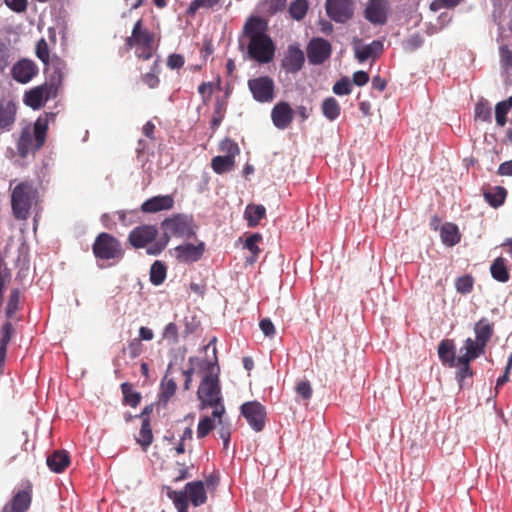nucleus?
<instances>
[{"instance_id": "50", "label": "nucleus", "mask_w": 512, "mask_h": 512, "mask_svg": "<svg viewBox=\"0 0 512 512\" xmlns=\"http://www.w3.org/2000/svg\"><path fill=\"white\" fill-rule=\"evenodd\" d=\"M214 428L213 420L209 416H204L198 423L197 437L199 439L206 437Z\"/></svg>"}, {"instance_id": "43", "label": "nucleus", "mask_w": 512, "mask_h": 512, "mask_svg": "<svg viewBox=\"0 0 512 512\" xmlns=\"http://www.w3.org/2000/svg\"><path fill=\"white\" fill-rule=\"evenodd\" d=\"M219 150L225 153L227 157L235 160V157L240 153L238 144L230 138H225L221 141Z\"/></svg>"}, {"instance_id": "24", "label": "nucleus", "mask_w": 512, "mask_h": 512, "mask_svg": "<svg viewBox=\"0 0 512 512\" xmlns=\"http://www.w3.org/2000/svg\"><path fill=\"white\" fill-rule=\"evenodd\" d=\"M384 50L383 43L374 40L370 44L355 47V57L359 62H364L369 58H378Z\"/></svg>"}, {"instance_id": "5", "label": "nucleus", "mask_w": 512, "mask_h": 512, "mask_svg": "<svg viewBox=\"0 0 512 512\" xmlns=\"http://www.w3.org/2000/svg\"><path fill=\"white\" fill-rule=\"evenodd\" d=\"M39 202V191L31 181L19 182L11 192V209L16 220H27Z\"/></svg>"}, {"instance_id": "28", "label": "nucleus", "mask_w": 512, "mask_h": 512, "mask_svg": "<svg viewBox=\"0 0 512 512\" xmlns=\"http://www.w3.org/2000/svg\"><path fill=\"white\" fill-rule=\"evenodd\" d=\"M490 273L496 281L501 283L508 282L510 279V273L506 259L503 257L496 258L490 266Z\"/></svg>"}, {"instance_id": "58", "label": "nucleus", "mask_w": 512, "mask_h": 512, "mask_svg": "<svg viewBox=\"0 0 512 512\" xmlns=\"http://www.w3.org/2000/svg\"><path fill=\"white\" fill-rule=\"evenodd\" d=\"M286 0H266V10L270 14H275L285 8Z\"/></svg>"}, {"instance_id": "57", "label": "nucleus", "mask_w": 512, "mask_h": 512, "mask_svg": "<svg viewBox=\"0 0 512 512\" xmlns=\"http://www.w3.org/2000/svg\"><path fill=\"white\" fill-rule=\"evenodd\" d=\"M14 332V327L10 321L5 322L1 328L0 343L9 344Z\"/></svg>"}, {"instance_id": "29", "label": "nucleus", "mask_w": 512, "mask_h": 512, "mask_svg": "<svg viewBox=\"0 0 512 512\" xmlns=\"http://www.w3.org/2000/svg\"><path fill=\"white\" fill-rule=\"evenodd\" d=\"M266 209L263 205L249 204L244 211V218L247 221L248 227H256L260 221L265 217Z\"/></svg>"}, {"instance_id": "59", "label": "nucleus", "mask_w": 512, "mask_h": 512, "mask_svg": "<svg viewBox=\"0 0 512 512\" xmlns=\"http://www.w3.org/2000/svg\"><path fill=\"white\" fill-rule=\"evenodd\" d=\"M185 59L180 54H171L167 59V66L171 69H180L184 66Z\"/></svg>"}, {"instance_id": "21", "label": "nucleus", "mask_w": 512, "mask_h": 512, "mask_svg": "<svg viewBox=\"0 0 512 512\" xmlns=\"http://www.w3.org/2000/svg\"><path fill=\"white\" fill-rule=\"evenodd\" d=\"M174 206V199L171 195H158L147 199L141 205L144 213H156L163 210H170Z\"/></svg>"}, {"instance_id": "7", "label": "nucleus", "mask_w": 512, "mask_h": 512, "mask_svg": "<svg viewBox=\"0 0 512 512\" xmlns=\"http://www.w3.org/2000/svg\"><path fill=\"white\" fill-rule=\"evenodd\" d=\"M167 496L173 501L178 512H188L189 502L194 507L202 506L207 502V493L202 481L189 482L184 490L180 491L169 489Z\"/></svg>"}, {"instance_id": "54", "label": "nucleus", "mask_w": 512, "mask_h": 512, "mask_svg": "<svg viewBox=\"0 0 512 512\" xmlns=\"http://www.w3.org/2000/svg\"><path fill=\"white\" fill-rule=\"evenodd\" d=\"M198 92L202 97V102L204 105H207L211 99L213 93V84L212 82H203L198 87Z\"/></svg>"}, {"instance_id": "12", "label": "nucleus", "mask_w": 512, "mask_h": 512, "mask_svg": "<svg viewBox=\"0 0 512 512\" xmlns=\"http://www.w3.org/2000/svg\"><path fill=\"white\" fill-rule=\"evenodd\" d=\"M18 103L11 97L0 98V132H10L16 123Z\"/></svg>"}, {"instance_id": "4", "label": "nucleus", "mask_w": 512, "mask_h": 512, "mask_svg": "<svg viewBox=\"0 0 512 512\" xmlns=\"http://www.w3.org/2000/svg\"><path fill=\"white\" fill-rule=\"evenodd\" d=\"M161 226L164 234L154 244L147 247L149 255H159L166 248L171 237L190 239L195 236L193 219L184 214H176L166 218Z\"/></svg>"}, {"instance_id": "34", "label": "nucleus", "mask_w": 512, "mask_h": 512, "mask_svg": "<svg viewBox=\"0 0 512 512\" xmlns=\"http://www.w3.org/2000/svg\"><path fill=\"white\" fill-rule=\"evenodd\" d=\"M322 113L323 115L329 120L334 121L336 120L341 112L340 105L338 101L333 97H328L324 99L322 102Z\"/></svg>"}, {"instance_id": "41", "label": "nucleus", "mask_w": 512, "mask_h": 512, "mask_svg": "<svg viewBox=\"0 0 512 512\" xmlns=\"http://www.w3.org/2000/svg\"><path fill=\"white\" fill-rule=\"evenodd\" d=\"M308 10L307 0H295L289 6V13L295 20H302Z\"/></svg>"}, {"instance_id": "33", "label": "nucleus", "mask_w": 512, "mask_h": 512, "mask_svg": "<svg viewBox=\"0 0 512 512\" xmlns=\"http://www.w3.org/2000/svg\"><path fill=\"white\" fill-rule=\"evenodd\" d=\"M177 390V384L174 379L168 378L166 374L160 384V395L159 400L163 404H167L169 400L174 396Z\"/></svg>"}, {"instance_id": "37", "label": "nucleus", "mask_w": 512, "mask_h": 512, "mask_svg": "<svg viewBox=\"0 0 512 512\" xmlns=\"http://www.w3.org/2000/svg\"><path fill=\"white\" fill-rule=\"evenodd\" d=\"M235 160L227 156H215L211 160V167L217 174H223L233 169Z\"/></svg>"}, {"instance_id": "31", "label": "nucleus", "mask_w": 512, "mask_h": 512, "mask_svg": "<svg viewBox=\"0 0 512 512\" xmlns=\"http://www.w3.org/2000/svg\"><path fill=\"white\" fill-rule=\"evenodd\" d=\"M441 240L447 246H454L460 241L458 227L453 223H445L441 228Z\"/></svg>"}, {"instance_id": "42", "label": "nucleus", "mask_w": 512, "mask_h": 512, "mask_svg": "<svg viewBox=\"0 0 512 512\" xmlns=\"http://www.w3.org/2000/svg\"><path fill=\"white\" fill-rule=\"evenodd\" d=\"M262 235L259 233L251 234L247 237L244 247L248 249L252 253V257L249 260L251 263L255 262L256 258L260 253V248L258 247V242L261 241Z\"/></svg>"}, {"instance_id": "22", "label": "nucleus", "mask_w": 512, "mask_h": 512, "mask_svg": "<svg viewBox=\"0 0 512 512\" xmlns=\"http://www.w3.org/2000/svg\"><path fill=\"white\" fill-rule=\"evenodd\" d=\"M485 345L471 338L466 339L464 347L460 349L462 353L457 357V364L470 363L471 360L478 358L484 352Z\"/></svg>"}, {"instance_id": "60", "label": "nucleus", "mask_w": 512, "mask_h": 512, "mask_svg": "<svg viewBox=\"0 0 512 512\" xmlns=\"http://www.w3.org/2000/svg\"><path fill=\"white\" fill-rule=\"evenodd\" d=\"M501 62L506 69H512V51L506 47H500Z\"/></svg>"}, {"instance_id": "30", "label": "nucleus", "mask_w": 512, "mask_h": 512, "mask_svg": "<svg viewBox=\"0 0 512 512\" xmlns=\"http://www.w3.org/2000/svg\"><path fill=\"white\" fill-rule=\"evenodd\" d=\"M483 196L490 206L498 208L505 202L507 191L502 186H495L491 189L484 190Z\"/></svg>"}, {"instance_id": "35", "label": "nucleus", "mask_w": 512, "mask_h": 512, "mask_svg": "<svg viewBox=\"0 0 512 512\" xmlns=\"http://www.w3.org/2000/svg\"><path fill=\"white\" fill-rule=\"evenodd\" d=\"M123 394V402L131 407H136L141 401V394L133 389V385L129 382L121 384Z\"/></svg>"}, {"instance_id": "51", "label": "nucleus", "mask_w": 512, "mask_h": 512, "mask_svg": "<svg viewBox=\"0 0 512 512\" xmlns=\"http://www.w3.org/2000/svg\"><path fill=\"white\" fill-rule=\"evenodd\" d=\"M11 281V271L5 260H0V294L3 295L7 284Z\"/></svg>"}, {"instance_id": "45", "label": "nucleus", "mask_w": 512, "mask_h": 512, "mask_svg": "<svg viewBox=\"0 0 512 512\" xmlns=\"http://www.w3.org/2000/svg\"><path fill=\"white\" fill-rule=\"evenodd\" d=\"M214 418L217 419L218 425L220 426L218 429V434L219 437L223 440L224 449H227L231 438V425L230 423L223 421V416Z\"/></svg>"}, {"instance_id": "25", "label": "nucleus", "mask_w": 512, "mask_h": 512, "mask_svg": "<svg viewBox=\"0 0 512 512\" xmlns=\"http://www.w3.org/2000/svg\"><path fill=\"white\" fill-rule=\"evenodd\" d=\"M46 463L51 471L61 473L70 465V456L65 450H56L47 456Z\"/></svg>"}, {"instance_id": "9", "label": "nucleus", "mask_w": 512, "mask_h": 512, "mask_svg": "<svg viewBox=\"0 0 512 512\" xmlns=\"http://www.w3.org/2000/svg\"><path fill=\"white\" fill-rule=\"evenodd\" d=\"M59 89L53 83L46 81L25 91L23 103L33 110L43 108L46 103L58 95Z\"/></svg>"}, {"instance_id": "47", "label": "nucleus", "mask_w": 512, "mask_h": 512, "mask_svg": "<svg viewBox=\"0 0 512 512\" xmlns=\"http://www.w3.org/2000/svg\"><path fill=\"white\" fill-rule=\"evenodd\" d=\"M162 337L164 340L168 341L169 344H177L179 341V332L177 325L173 322L168 323L163 329Z\"/></svg>"}, {"instance_id": "26", "label": "nucleus", "mask_w": 512, "mask_h": 512, "mask_svg": "<svg viewBox=\"0 0 512 512\" xmlns=\"http://www.w3.org/2000/svg\"><path fill=\"white\" fill-rule=\"evenodd\" d=\"M49 64L53 70L49 77V82L53 83L55 87L58 89L61 87L62 82L64 80V77L67 72V65L66 62L61 59L59 56L54 55L50 61Z\"/></svg>"}, {"instance_id": "32", "label": "nucleus", "mask_w": 512, "mask_h": 512, "mask_svg": "<svg viewBox=\"0 0 512 512\" xmlns=\"http://www.w3.org/2000/svg\"><path fill=\"white\" fill-rule=\"evenodd\" d=\"M474 331L476 340L486 346L493 335V326L486 318H482L475 324Z\"/></svg>"}, {"instance_id": "14", "label": "nucleus", "mask_w": 512, "mask_h": 512, "mask_svg": "<svg viewBox=\"0 0 512 512\" xmlns=\"http://www.w3.org/2000/svg\"><path fill=\"white\" fill-rule=\"evenodd\" d=\"M327 15L335 22L345 23L354 13L352 0H326Z\"/></svg>"}, {"instance_id": "1", "label": "nucleus", "mask_w": 512, "mask_h": 512, "mask_svg": "<svg viewBox=\"0 0 512 512\" xmlns=\"http://www.w3.org/2000/svg\"><path fill=\"white\" fill-rule=\"evenodd\" d=\"M267 21L259 16H251L243 26L239 39V49L246 50L247 58L261 64L269 63L275 55V44L267 34Z\"/></svg>"}, {"instance_id": "44", "label": "nucleus", "mask_w": 512, "mask_h": 512, "mask_svg": "<svg viewBox=\"0 0 512 512\" xmlns=\"http://www.w3.org/2000/svg\"><path fill=\"white\" fill-rule=\"evenodd\" d=\"M158 72V61H155L153 66L151 67V71L142 76L141 79L143 83H145L151 89L158 87L160 83V79L157 75Z\"/></svg>"}, {"instance_id": "18", "label": "nucleus", "mask_w": 512, "mask_h": 512, "mask_svg": "<svg viewBox=\"0 0 512 512\" xmlns=\"http://www.w3.org/2000/svg\"><path fill=\"white\" fill-rule=\"evenodd\" d=\"M388 3L386 0H370L365 9V18L376 25L387 21Z\"/></svg>"}, {"instance_id": "64", "label": "nucleus", "mask_w": 512, "mask_h": 512, "mask_svg": "<svg viewBox=\"0 0 512 512\" xmlns=\"http://www.w3.org/2000/svg\"><path fill=\"white\" fill-rule=\"evenodd\" d=\"M491 112L490 109L487 108L484 104L478 103L475 107V116L477 118H481L482 120H488L490 118Z\"/></svg>"}, {"instance_id": "8", "label": "nucleus", "mask_w": 512, "mask_h": 512, "mask_svg": "<svg viewBox=\"0 0 512 512\" xmlns=\"http://www.w3.org/2000/svg\"><path fill=\"white\" fill-rule=\"evenodd\" d=\"M92 251L96 259L120 261L125 254L121 242L113 235L101 232L92 245Z\"/></svg>"}, {"instance_id": "62", "label": "nucleus", "mask_w": 512, "mask_h": 512, "mask_svg": "<svg viewBox=\"0 0 512 512\" xmlns=\"http://www.w3.org/2000/svg\"><path fill=\"white\" fill-rule=\"evenodd\" d=\"M457 365L459 366V370L457 372V378L460 382L473 375V372H472V369H471L469 363L457 364Z\"/></svg>"}, {"instance_id": "3", "label": "nucleus", "mask_w": 512, "mask_h": 512, "mask_svg": "<svg viewBox=\"0 0 512 512\" xmlns=\"http://www.w3.org/2000/svg\"><path fill=\"white\" fill-rule=\"evenodd\" d=\"M208 372L203 377L197 391V397L200 401L199 408H213L212 417H222L225 414V406L221 393V386L218 372L215 366L207 362Z\"/></svg>"}, {"instance_id": "40", "label": "nucleus", "mask_w": 512, "mask_h": 512, "mask_svg": "<svg viewBox=\"0 0 512 512\" xmlns=\"http://www.w3.org/2000/svg\"><path fill=\"white\" fill-rule=\"evenodd\" d=\"M138 442L143 448H147L153 442V434L149 418H144L142 420Z\"/></svg>"}, {"instance_id": "49", "label": "nucleus", "mask_w": 512, "mask_h": 512, "mask_svg": "<svg viewBox=\"0 0 512 512\" xmlns=\"http://www.w3.org/2000/svg\"><path fill=\"white\" fill-rule=\"evenodd\" d=\"M36 56L43 62V64L48 65L50 61L49 56V47L44 38H41L36 43L35 49Z\"/></svg>"}, {"instance_id": "36", "label": "nucleus", "mask_w": 512, "mask_h": 512, "mask_svg": "<svg viewBox=\"0 0 512 512\" xmlns=\"http://www.w3.org/2000/svg\"><path fill=\"white\" fill-rule=\"evenodd\" d=\"M167 274V268L165 264L161 261H155L150 268V282L155 285H161L165 279Z\"/></svg>"}, {"instance_id": "46", "label": "nucleus", "mask_w": 512, "mask_h": 512, "mask_svg": "<svg viewBox=\"0 0 512 512\" xmlns=\"http://www.w3.org/2000/svg\"><path fill=\"white\" fill-rule=\"evenodd\" d=\"M474 285V279L471 275H464L457 278L455 282V288L457 292L461 294H468L472 291Z\"/></svg>"}, {"instance_id": "2", "label": "nucleus", "mask_w": 512, "mask_h": 512, "mask_svg": "<svg viewBox=\"0 0 512 512\" xmlns=\"http://www.w3.org/2000/svg\"><path fill=\"white\" fill-rule=\"evenodd\" d=\"M56 113L46 112L40 115L35 121L33 127L28 124L21 128L16 142L18 155L22 158L28 156L30 152L39 150L46 141L48 125L54 122Z\"/></svg>"}, {"instance_id": "63", "label": "nucleus", "mask_w": 512, "mask_h": 512, "mask_svg": "<svg viewBox=\"0 0 512 512\" xmlns=\"http://www.w3.org/2000/svg\"><path fill=\"white\" fill-rule=\"evenodd\" d=\"M369 81V74L365 71H356L353 74V83L357 86H364Z\"/></svg>"}, {"instance_id": "10", "label": "nucleus", "mask_w": 512, "mask_h": 512, "mask_svg": "<svg viewBox=\"0 0 512 512\" xmlns=\"http://www.w3.org/2000/svg\"><path fill=\"white\" fill-rule=\"evenodd\" d=\"M248 88L253 98L260 103L272 102L275 98V83L269 76H259L248 80Z\"/></svg>"}, {"instance_id": "6", "label": "nucleus", "mask_w": 512, "mask_h": 512, "mask_svg": "<svg viewBox=\"0 0 512 512\" xmlns=\"http://www.w3.org/2000/svg\"><path fill=\"white\" fill-rule=\"evenodd\" d=\"M127 50L135 48L138 59L149 60L158 49L155 33L143 26V20L139 19L133 26L131 35L124 41Z\"/></svg>"}, {"instance_id": "17", "label": "nucleus", "mask_w": 512, "mask_h": 512, "mask_svg": "<svg viewBox=\"0 0 512 512\" xmlns=\"http://www.w3.org/2000/svg\"><path fill=\"white\" fill-rule=\"evenodd\" d=\"M305 62L303 51L295 45H290L281 61V67L291 74L299 72Z\"/></svg>"}, {"instance_id": "19", "label": "nucleus", "mask_w": 512, "mask_h": 512, "mask_svg": "<svg viewBox=\"0 0 512 512\" xmlns=\"http://www.w3.org/2000/svg\"><path fill=\"white\" fill-rule=\"evenodd\" d=\"M205 252V243L200 241L197 244H183L175 248L176 257L180 262H196L200 260Z\"/></svg>"}, {"instance_id": "13", "label": "nucleus", "mask_w": 512, "mask_h": 512, "mask_svg": "<svg viewBox=\"0 0 512 512\" xmlns=\"http://www.w3.org/2000/svg\"><path fill=\"white\" fill-rule=\"evenodd\" d=\"M158 230L154 225H141L135 227L128 235V241L136 249L151 246L156 241Z\"/></svg>"}, {"instance_id": "27", "label": "nucleus", "mask_w": 512, "mask_h": 512, "mask_svg": "<svg viewBox=\"0 0 512 512\" xmlns=\"http://www.w3.org/2000/svg\"><path fill=\"white\" fill-rule=\"evenodd\" d=\"M438 355L444 365L454 367L457 364L455 357V346L452 340H442L438 346Z\"/></svg>"}, {"instance_id": "61", "label": "nucleus", "mask_w": 512, "mask_h": 512, "mask_svg": "<svg viewBox=\"0 0 512 512\" xmlns=\"http://www.w3.org/2000/svg\"><path fill=\"white\" fill-rule=\"evenodd\" d=\"M259 327L263 334L267 337H272L275 334V327L269 318H264L260 321Z\"/></svg>"}, {"instance_id": "48", "label": "nucleus", "mask_w": 512, "mask_h": 512, "mask_svg": "<svg viewBox=\"0 0 512 512\" xmlns=\"http://www.w3.org/2000/svg\"><path fill=\"white\" fill-rule=\"evenodd\" d=\"M220 0H193L188 7V14L194 15L197 10L204 8L210 9L216 6Z\"/></svg>"}, {"instance_id": "23", "label": "nucleus", "mask_w": 512, "mask_h": 512, "mask_svg": "<svg viewBox=\"0 0 512 512\" xmlns=\"http://www.w3.org/2000/svg\"><path fill=\"white\" fill-rule=\"evenodd\" d=\"M32 497L30 491L20 490L7 503L2 512H26L31 505Z\"/></svg>"}, {"instance_id": "11", "label": "nucleus", "mask_w": 512, "mask_h": 512, "mask_svg": "<svg viewBox=\"0 0 512 512\" xmlns=\"http://www.w3.org/2000/svg\"><path fill=\"white\" fill-rule=\"evenodd\" d=\"M240 409L241 414L253 430L256 432L263 430L265 426L266 410L261 403L257 401H249L242 404Z\"/></svg>"}, {"instance_id": "53", "label": "nucleus", "mask_w": 512, "mask_h": 512, "mask_svg": "<svg viewBox=\"0 0 512 512\" xmlns=\"http://www.w3.org/2000/svg\"><path fill=\"white\" fill-rule=\"evenodd\" d=\"M128 355L131 359H135L143 352V344L141 339L134 338L128 343Z\"/></svg>"}, {"instance_id": "55", "label": "nucleus", "mask_w": 512, "mask_h": 512, "mask_svg": "<svg viewBox=\"0 0 512 512\" xmlns=\"http://www.w3.org/2000/svg\"><path fill=\"white\" fill-rule=\"evenodd\" d=\"M295 390L299 396L303 399L308 400L312 396V388L309 381L304 380L297 383Z\"/></svg>"}, {"instance_id": "20", "label": "nucleus", "mask_w": 512, "mask_h": 512, "mask_svg": "<svg viewBox=\"0 0 512 512\" xmlns=\"http://www.w3.org/2000/svg\"><path fill=\"white\" fill-rule=\"evenodd\" d=\"M293 116V110L287 102L277 103L271 111L273 124L281 130L289 127L293 121Z\"/></svg>"}, {"instance_id": "52", "label": "nucleus", "mask_w": 512, "mask_h": 512, "mask_svg": "<svg viewBox=\"0 0 512 512\" xmlns=\"http://www.w3.org/2000/svg\"><path fill=\"white\" fill-rule=\"evenodd\" d=\"M332 90L336 95H348L351 93V83L347 77H343L334 84Z\"/></svg>"}, {"instance_id": "15", "label": "nucleus", "mask_w": 512, "mask_h": 512, "mask_svg": "<svg viewBox=\"0 0 512 512\" xmlns=\"http://www.w3.org/2000/svg\"><path fill=\"white\" fill-rule=\"evenodd\" d=\"M332 53V46L324 38H313L307 45V57L311 64L324 63Z\"/></svg>"}, {"instance_id": "39", "label": "nucleus", "mask_w": 512, "mask_h": 512, "mask_svg": "<svg viewBox=\"0 0 512 512\" xmlns=\"http://www.w3.org/2000/svg\"><path fill=\"white\" fill-rule=\"evenodd\" d=\"M511 108H512V96H510L507 100L501 101L496 104L495 117H496V123L499 126L503 127L506 124V122H507L506 115Z\"/></svg>"}, {"instance_id": "56", "label": "nucleus", "mask_w": 512, "mask_h": 512, "mask_svg": "<svg viewBox=\"0 0 512 512\" xmlns=\"http://www.w3.org/2000/svg\"><path fill=\"white\" fill-rule=\"evenodd\" d=\"M5 5L16 13L25 12L28 6L27 0H4Z\"/></svg>"}, {"instance_id": "16", "label": "nucleus", "mask_w": 512, "mask_h": 512, "mask_svg": "<svg viewBox=\"0 0 512 512\" xmlns=\"http://www.w3.org/2000/svg\"><path fill=\"white\" fill-rule=\"evenodd\" d=\"M39 72L36 63L27 58L18 60L11 67V77L20 84L29 83Z\"/></svg>"}, {"instance_id": "38", "label": "nucleus", "mask_w": 512, "mask_h": 512, "mask_svg": "<svg viewBox=\"0 0 512 512\" xmlns=\"http://www.w3.org/2000/svg\"><path fill=\"white\" fill-rule=\"evenodd\" d=\"M20 309V290L14 288L11 290L6 307L5 315L8 319H12L16 312Z\"/></svg>"}]
</instances>
